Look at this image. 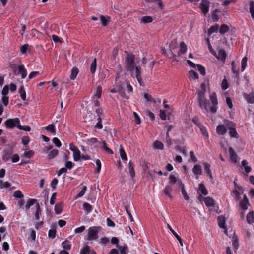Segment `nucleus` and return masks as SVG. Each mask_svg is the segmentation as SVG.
I'll return each mask as SVG.
<instances>
[{"instance_id": "32", "label": "nucleus", "mask_w": 254, "mask_h": 254, "mask_svg": "<svg viewBox=\"0 0 254 254\" xmlns=\"http://www.w3.org/2000/svg\"><path fill=\"white\" fill-rule=\"evenodd\" d=\"M78 72H79V70H78V68H77L76 67H73L71 70L70 75V79L71 80L75 79L76 78Z\"/></svg>"}, {"instance_id": "12", "label": "nucleus", "mask_w": 254, "mask_h": 254, "mask_svg": "<svg viewBox=\"0 0 254 254\" xmlns=\"http://www.w3.org/2000/svg\"><path fill=\"white\" fill-rule=\"evenodd\" d=\"M204 170L206 172L207 176L210 179L211 182H214L213 178L211 171V165L208 163L204 162L203 163Z\"/></svg>"}, {"instance_id": "1", "label": "nucleus", "mask_w": 254, "mask_h": 254, "mask_svg": "<svg viewBox=\"0 0 254 254\" xmlns=\"http://www.w3.org/2000/svg\"><path fill=\"white\" fill-rule=\"evenodd\" d=\"M206 85L202 83L198 91V101L200 107L206 113H215L218 109V100L216 93H209L210 100L205 98Z\"/></svg>"}, {"instance_id": "39", "label": "nucleus", "mask_w": 254, "mask_h": 254, "mask_svg": "<svg viewBox=\"0 0 254 254\" xmlns=\"http://www.w3.org/2000/svg\"><path fill=\"white\" fill-rule=\"evenodd\" d=\"M128 169L129 173L131 178H133L135 176V172L134 170V166L131 161H129L128 163Z\"/></svg>"}, {"instance_id": "22", "label": "nucleus", "mask_w": 254, "mask_h": 254, "mask_svg": "<svg viewBox=\"0 0 254 254\" xmlns=\"http://www.w3.org/2000/svg\"><path fill=\"white\" fill-rule=\"evenodd\" d=\"M117 248L120 251L121 254H127L128 252V247L125 244L123 245H118Z\"/></svg>"}, {"instance_id": "53", "label": "nucleus", "mask_w": 254, "mask_h": 254, "mask_svg": "<svg viewBox=\"0 0 254 254\" xmlns=\"http://www.w3.org/2000/svg\"><path fill=\"white\" fill-rule=\"evenodd\" d=\"M97 123L95 125V128L99 129H101L103 128V125L102 124V118L98 117L97 119Z\"/></svg>"}, {"instance_id": "29", "label": "nucleus", "mask_w": 254, "mask_h": 254, "mask_svg": "<svg viewBox=\"0 0 254 254\" xmlns=\"http://www.w3.org/2000/svg\"><path fill=\"white\" fill-rule=\"evenodd\" d=\"M163 147L164 145L163 143L158 140L154 141L153 144V147L154 149L162 150L163 149Z\"/></svg>"}, {"instance_id": "52", "label": "nucleus", "mask_w": 254, "mask_h": 254, "mask_svg": "<svg viewBox=\"0 0 254 254\" xmlns=\"http://www.w3.org/2000/svg\"><path fill=\"white\" fill-rule=\"evenodd\" d=\"M53 40L55 43H59L60 44H62V39H61L59 36L56 35H53L52 36Z\"/></svg>"}, {"instance_id": "40", "label": "nucleus", "mask_w": 254, "mask_h": 254, "mask_svg": "<svg viewBox=\"0 0 254 254\" xmlns=\"http://www.w3.org/2000/svg\"><path fill=\"white\" fill-rule=\"evenodd\" d=\"M62 209H63V203L62 202L60 203H57L55 205V213L57 214H60L62 211Z\"/></svg>"}, {"instance_id": "16", "label": "nucleus", "mask_w": 254, "mask_h": 254, "mask_svg": "<svg viewBox=\"0 0 254 254\" xmlns=\"http://www.w3.org/2000/svg\"><path fill=\"white\" fill-rule=\"evenodd\" d=\"M188 77L191 81L196 82V80L198 78L197 73L193 70H190L188 72Z\"/></svg>"}, {"instance_id": "31", "label": "nucleus", "mask_w": 254, "mask_h": 254, "mask_svg": "<svg viewBox=\"0 0 254 254\" xmlns=\"http://www.w3.org/2000/svg\"><path fill=\"white\" fill-rule=\"evenodd\" d=\"M242 166L244 167L246 173H249L251 171V167L248 165V163L247 160H243L242 161Z\"/></svg>"}, {"instance_id": "46", "label": "nucleus", "mask_w": 254, "mask_h": 254, "mask_svg": "<svg viewBox=\"0 0 254 254\" xmlns=\"http://www.w3.org/2000/svg\"><path fill=\"white\" fill-rule=\"evenodd\" d=\"M229 29V28L227 25L222 24L219 28V32L223 34L227 32Z\"/></svg>"}, {"instance_id": "59", "label": "nucleus", "mask_w": 254, "mask_h": 254, "mask_svg": "<svg viewBox=\"0 0 254 254\" xmlns=\"http://www.w3.org/2000/svg\"><path fill=\"white\" fill-rule=\"evenodd\" d=\"M226 104H227V106H228V108L230 110H232L233 108V104H232V100H231V99H230V97H227L226 98Z\"/></svg>"}, {"instance_id": "2", "label": "nucleus", "mask_w": 254, "mask_h": 254, "mask_svg": "<svg viewBox=\"0 0 254 254\" xmlns=\"http://www.w3.org/2000/svg\"><path fill=\"white\" fill-rule=\"evenodd\" d=\"M125 68L131 73L132 77H135L141 85L142 81L141 67L139 65H137L135 62L134 56L131 54L127 53L125 58Z\"/></svg>"}, {"instance_id": "33", "label": "nucleus", "mask_w": 254, "mask_h": 254, "mask_svg": "<svg viewBox=\"0 0 254 254\" xmlns=\"http://www.w3.org/2000/svg\"><path fill=\"white\" fill-rule=\"evenodd\" d=\"M96 67H97V60L96 58H94L93 61L92 62L91 65H90V72L92 74H94L96 70Z\"/></svg>"}, {"instance_id": "4", "label": "nucleus", "mask_w": 254, "mask_h": 254, "mask_svg": "<svg viewBox=\"0 0 254 254\" xmlns=\"http://www.w3.org/2000/svg\"><path fill=\"white\" fill-rule=\"evenodd\" d=\"M100 230L101 227L99 226H92L89 227L88 230L87 239L89 241L97 240Z\"/></svg>"}, {"instance_id": "62", "label": "nucleus", "mask_w": 254, "mask_h": 254, "mask_svg": "<svg viewBox=\"0 0 254 254\" xmlns=\"http://www.w3.org/2000/svg\"><path fill=\"white\" fill-rule=\"evenodd\" d=\"M29 45L28 44H24L20 47V50L22 54H25L28 48Z\"/></svg>"}, {"instance_id": "58", "label": "nucleus", "mask_w": 254, "mask_h": 254, "mask_svg": "<svg viewBox=\"0 0 254 254\" xmlns=\"http://www.w3.org/2000/svg\"><path fill=\"white\" fill-rule=\"evenodd\" d=\"M229 135L231 137H235L237 138V133L236 132V129H235V127L229 129Z\"/></svg>"}, {"instance_id": "41", "label": "nucleus", "mask_w": 254, "mask_h": 254, "mask_svg": "<svg viewBox=\"0 0 254 254\" xmlns=\"http://www.w3.org/2000/svg\"><path fill=\"white\" fill-rule=\"evenodd\" d=\"M152 17L149 16H143L140 19L141 22L144 24L150 23L152 21Z\"/></svg>"}, {"instance_id": "30", "label": "nucleus", "mask_w": 254, "mask_h": 254, "mask_svg": "<svg viewBox=\"0 0 254 254\" xmlns=\"http://www.w3.org/2000/svg\"><path fill=\"white\" fill-rule=\"evenodd\" d=\"M217 220L219 226L221 228H224L226 222L225 217L223 216H219L217 218Z\"/></svg>"}, {"instance_id": "57", "label": "nucleus", "mask_w": 254, "mask_h": 254, "mask_svg": "<svg viewBox=\"0 0 254 254\" xmlns=\"http://www.w3.org/2000/svg\"><path fill=\"white\" fill-rule=\"evenodd\" d=\"M34 154V152L33 150H29L24 152V156L27 158H31Z\"/></svg>"}, {"instance_id": "51", "label": "nucleus", "mask_w": 254, "mask_h": 254, "mask_svg": "<svg viewBox=\"0 0 254 254\" xmlns=\"http://www.w3.org/2000/svg\"><path fill=\"white\" fill-rule=\"evenodd\" d=\"M100 20L102 25L105 26L107 25V23L109 20V18L108 17H105L102 15L100 16Z\"/></svg>"}, {"instance_id": "44", "label": "nucleus", "mask_w": 254, "mask_h": 254, "mask_svg": "<svg viewBox=\"0 0 254 254\" xmlns=\"http://www.w3.org/2000/svg\"><path fill=\"white\" fill-rule=\"evenodd\" d=\"M130 206H131V205H126L125 206V209L127 213V214L130 221L132 222V221H133V219L131 214V212H130Z\"/></svg>"}, {"instance_id": "63", "label": "nucleus", "mask_w": 254, "mask_h": 254, "mask_svg": "<svg viewBox=\"0 0 254 254\" xmlns=\"http://www.w3.org/2000/svg\"><path fill=\"white\" fill-rule=\"evenodd\" d=\"M30 139L28 136H25L22 138V143L24 145L26 146L27 145H28Z\"/></svg>"}, {"instance_id": "7", "label": "nucleus", "mask_w": 254, "mask_h": 254, "mask_svg": "<svg viewBox=\"0 0 254 254\" xmlns=\"http://www.w3.org/2000/svg\"><path fill=\"white\" fill-rule=\"evenodd\" d=\"M69 149L73 152L74 161H78L80 159V152L78 148L73 144H70Z\"/></svg>"}, {"instance_id": "35", "label": "nucleus", "mask_w": 254, "mask_h": 254, "mask_svg": "<svg viewBox=\"0 0 254 254\" xmlns=\"http://www.w3.org/2000/svg\"><path fill=\"white\" fill-rule=\"evenodd\" d=\"M19 93L20 94L21 99L23 101H25L26 98V94L23 86H21L19 89Z\"/></svg>"}, {"instance_id": "25", "label": "nucleus", "mask_w": 254, "mask_h": 254, "mask_svg": "<svg viewBox=\"0 0 254 254\" xmlns=\"http://www.w3.org/2000/svg\"><path fill=\"white\" fill-rule=\"evenodd\" d=\"M200 129V131L201 134L205 136L207 139L209 138V134L207 132V129L206 127L202 125H199V126L198 127Z\"/></svg>"}, {"instance_id": "20", "label": "nucleus", "mask_w": 254, "mask_h": 254, "mask_svg": "<svg viewBox=\"0 0 254 254\" xmlns=\"http://www.w3.org/2000/svg\"><path fill=\"white\" fill-rule=\"evenodd\" d=\"M80 254H96V253L93 250L90 249L89 246H86L81 250Z\"/></svg>"}, {"instance_id": "54", "label": "nucleus", "mask_w": 254, "mask_h": 254, "mask_svg": "<svg viewBox=\"0 0 254 254\" xmlns=\"http://www.w3.org/2000/svg\"><path fill=\"white\" fill-rule=\"evenodd\" d=\"M224 123L228 129H230L235 127L234 124L231 121L227 120L225 121Z\"/></svg>"}, {"instance_id": "18", "label": "nucleus", "mask_w": 254, "mask_h": 254, "mask_svg": "<svg viewBox=\"0 0 254 254\" xmlns=\"http://www.w3.org/2000/svg\"><path fill=\"white\" fill-rule=\"evenodd\" d=\"M187 47L184 42H182L181 43L180 47H179V51L178 52V56H182V55L184 54L186 52Z\"/></svg>"}, {"instance_id": "37", "label": "nucleus", "mask_w": 254, "mask_h": 254, "mask_svg": "<svg viewBox=\"0 0 254 254\" xmlns=\"http://www.w3.org/2000/svg\"><path fill=\"white\" fill-rule=\"evenodd\" d=\"M102 89L101 86H98L95 90V94L93 97L94 99H97L100 98Z\"/></svg>"}, {"instance_id": "49", "label": "nucleus", "mask_w": 254, "mask_h": 254, "mask_svg": "<svg viewBox=\"0 0 254 254\" xmlns=\"http://www.w3.org/2000/svg\"><path fill=\"white\" fill-rule=\"evenodd\" d=\"M232 245L234 248L237 249L239 246L238 240L236 236H234L232 240Z\"/></svg>"}, {"instance_id": "50", "label": "nucleus", "mask_w": 254, "mask_h": 254, "mask_svg": "<svg viewBox=\"0 0 254 254\" xmlns=\"http://www.w3.org/2000/svg\"><path fill=\"white\" fill-rule=\"evenodd\" d=\"M219 29L218 24H215V25L211 26L208 30L209 34H211L214 32H217Z\"/></svg>"}, {"instance_id": "47", "label": "nucleus", "mask_w": 254, "mask_h": 254, "mask_svg": "<svg viewBox=\"0 0 254 254\" xmlns=\"http://www.w3.org/2000/svg\"><path fill=\"white\" fill-rule=\"evenodd\" d=\"M58 150L56 149L52 150L48 154V158L53 159L56 157L58 154Z\"/></svg>"}, {"instance_id": "6", "label": "nucleus", "mask_w": 254, "mask_h": 254, "mask_svg": "<svg viewBox=\"0 0 254 254\" xmlns=\"http://www.w3.org/2000/svg\"><path fill=\"white\" fill-rule=\"evenodd\" d=\"M83 141L85 142L87 145L90 146L92 148L98 147L99 146V144H100V142H99L96 138H91L87 139H83Z\"/></svg>"}, {"instance_id": "48", "label": "nucleus", "mask_w": 254, "mask_h": 254, "mask_svg": "<svg viewBox=\"0 0 254 254\" xmlns=\"http://www.w3.org/2000/svg\"><path fill=\"white\" fill-rule=\"evenodd\" d=\"M45 129L52 134H55L56 132L55 130V126L53 124L48 125L45 127Z\"/></svg>"}, {"instance_id": "21", "label": "nucleus", "mask_w": 254, "mask_h": 254, "mask_svg": "<svg viewBox=\"0 0 254 254\" xmlns=\"http://www.w3.org/2000/svg\"><path fill=\"white\" fill-rule=\"evenodd\" d=\"M12 154V151L11 150H6L5 151L2 155V160L7 162L10 160L11 157V155Z\"/></svg>"}, {"instance_id": "42", "label": "nucleus", "mask_w": 254, "mask_h": 254, "mask_svg": "<svg viewBox=\"0 0 254 254\" xmlns=\"http://www.w3.org/2000/svg\"><path fill=\"white\" fill-rule=\"evenodd\" d=\"M179 187H180L181 188V192L182 194L183 195L184 199L186 200H188L189 199V197L187 194V193L185 189V186L183 184H182L181 186H180Z\"/></svg>"}, {"instance_id": "61", "label": "nucleus", "mask_w": 254, "mask_h": 254, "mask_svg": "<svg viewBox=\"0 0 254 254\" xmlns=\"http://www.w3.org/2000/svg\"><path fill=\"white\" fill-rule=\"evenodd\" d=\"M86 190H87V187H86V186H84L82 188V189L81 190V191L77 195L76 198L81 197L83 196L85 194Z\"/></svg>"}, {"instance_id": "10", "label": "nucleus", "mask_w": 254, "mask_h": 254, "mask_svg": "<svg viewBox=\"0 0 254 254\" xmlns=\"http://www.w3.org/2000/svg\"><path fill=\"white\" fill-rule=\"evenodd\" d=\"M199 7L202 13L205 15L209 11V2L207 0H202Z\"/></svg>"}, {"instance_id": "9", "label": "nucleus", "mask_w": 254, "mask_h": 254, "mask_svg": "<svg viewBox=\"0 0 254 254\" xmlns=\"http://www.w3.org/2000/svg\"><path fill=\"white\" fill-rule=\"evenodd\" d=\"M169 179L170 184H176L178 187H179L183 184L178 175L171 174Z\"/></svg>"}, {"instance_id": "60", "label": "nucleus", "mask_w": 254, "mask_h": 254, "mask_svg": "<svg viewBox=\"0 0 254 254\" xmlns=\"http://www.w3.org/2000/svg\"><path fill=\"white\" fill-rule=\"evenodd\" d=\"M95 162H96V164L97 166V168H96L95 171L96 173H99L100 172V171L101 170V163L100 160L99 159H97L95 161Z\"/></svg>"}, {"instance_id": "23", "label": "nucleus", "mask_w": 254, "mask_h": 254, "mask_svg": "<svg viewBox=\"0 0 254 254\" xmlns=\"http://www.w3.org/2000/svg\"><path fill=\"white\" fill-rule=\"evenodd\" d=\"M192 172L194 175L197 176V178H198V176L202 174V169L200 165H195L192 168Z\"/></svg>"}, {"instance_id": "56", "label": "nucleus", "mask_w": 254, "mask_h": 254, "mask_svg": "<svg viewBox=\"0 0 254 254\" xmlns=\"http://www.w3.org/2000/svg\"><path fill=\"white\" fill-rule=\"evenodd\" d=\"M13 196L18 198H22L24 197L23 193L19 190H17L14 192Z\"/></svg>"}, {"instance_id": "14", "label": "nucleus", "mask_w": 254, "mask_h": 254, "mask_svg": "<svg viewBox=\"0 0 254 254\" xmlns=\"http://www.w3.org/2000/svg\"><path fill=\"white\" fill-rule=\"evenodd\" d=\"M57 225L56 223H53L51 225V229L49 230L48 236L50 238L54 239L56 235V228Z\"/></svg>"}, {"instance_id": "64", "label": "nucleus", "mask_w": 254, "mask_h": 254, "mask_svg": "<svg viewBox=\"0 0 254 254\" xmlns=\"http://www.w3.org/2000/svg\"><path fill=\"white\" fill-rule=\"evenodd\" d=\"M250 12L251 16H254V1H251L250 3Z\"/></svg>"}, {"instance_id": "3", "label": "nucleus", "mask_w": 254, "mask_h": 254, "mask_svg": "<svg viewBox=\"0 0 254 254\" xmlns=\"http://www.w3.org/2000/svg\"><path fill=\"white\" fill-rule=\"evenodd\" d=\"M250 206L248 199L246 195H244L243 198L239 201V210L241 218L244 217V212L248 209Z\"/></svg>"}, {"instance_id": "27", "label": "nucleus", "mask_w": 254, "mask_h": 254, "mask_svg": "<svg viewBox=\"0 0 254 254\" xmlns=\"http://www.w3.org/2000/svg\"><path fill=\"white\" fill-rule=\"evenodd\" d=\"M37 199H28L25 206L26 210L29 209L31 206L33 205L35 203L36 204L37 203Z\"/></svg>"}, {"instance_id": "45", "label": "nucleus", "mask_w": 254, "mask_h": 254, "mask_svg": "<svg viewBox=\"0 0 254 254\" xmlns=\"http://www.w3.org/2000/svg\"><path fill=\"white\" fill-rule=\"evenodd\" d=\"M83 207L84 210L88 213L91 212L93 209L92 206L88 203H84L83 204Z\"/></svg>"}, {"instance_id": "36", "label": "nucleus", "mask_w": 254, "mask_h": 254, "mask_svg": "<svg viewBox=\"0 0 254 254\" xmlns=\"http://www.w3.org/2000/svg\"><path fill=\"white\" fill-rule=\"evenodd\" d=\"M199 191L204 195H206L208 194V191L206 188H205L204 184L202 183H200L199 185L198 188Z\"/></svg>"}, {"instance_id": "38", "label": "nucleus", "mask_w": 254, "mask_h": 254, "mask_svg": "<svg viewBox=\"0 0 254 254\" xmlns=\"http://www.w3.org/2000/svg\"><path fill=\"white\" fill-rule=\"evenodd\" d=\"M35 206L36 211L35 214V219L36 220H39L40 218L39 215L41 214V210L39 203H37Z\"/></svg>"}, {"instance_id": "34", "label": "nucleus", "mask_w": 254, "mask_h": 254, "mask_svg": "<svg viewBox=\"0 0 254 254\" xmlns=\"http://www.w3.org/2000/svg\"><path fill=\"white\" fill-rule=\"evenodd\" d=\"M245 97L249 103H254V94L253 93L245 95Z\"/></svg>"}, {"instance_id": "24", "label": "nucleus", "mask_w": 254, "mask_h": 254, "mask_svg": "<svg viewBox=\"0 0 254 254\" xmlns=\"http://www.w3.org/2000/svg\"><path fill=\"white\" fill-rule=\"evenodd\" d=\"M204 203L207 207H211L214 205L215 201L212 198L207 197L204 199Z\"/></svg>"}, {"instance_id": "28", "label": "nucleus", "mask_w": 254, "mask_h": 254, "mask_svg": "<svg viewBox=\"0 0 254 254\" xmlns=\"http://www.w3.org/2000/svg\"><path fill=\"white\" fill-rule=\"evenodd\" d=\"M172 191V188L171 186L167 185L165 187L164 190V194L167 196L169 198H172V196L171 195V192Z\"/></svg>"}, {"instance_id": "17", "label": "nucleus", "mask_w": 254, "mask_h": 254, "mask_svg": "<svg viewBox=\"0 0 254 254\" xmlns=\"http://www.w3.org/2000/svg\"><path fill=\"white\" fill-rule=\"evenodd\" d=\"M99 146H100L101 148L104 150L106 153L109 154H113V152L112 150L110 149L107 145V143L103 141L102 142H100V144H99Z\"/></svg>"}, {"instance_id": "19", "label": "nucleus", "mask_w": 254, "mask_h": 254, "mask_svg": "<svg viewBox=\"0 0 254 254\" xmlns=\"http://www.w3.org/2000/svg\"><path fill=\"white\" fill-rule=\"evenodd\" d=\"M227 129L223 125H219L216 127V132L219 135H224Z\"/></svg>"}, {"instance_id": "55", "label": "nucleus", "mask_w": 254, "mask_h": 254, "mask_svg": "<svg viewBox=\"0 0 254 254\" xmlns=\"http://www.w3.org/2000/svg\"><path fill=\"white\" fill-rule=\"evenodd\" d=\"M18 129L19 130H24L26 131H30L31 130V127L29 126H22L21 124H20V125L18 126Z\"/></svg>"}, {"instance_id": "5", "label": "nucleus", "mask_w": 254, "mask_h": 254, "mask_svg": "<svg viewBox=\"0 0 254 254\" xmlns=\"http://www.w3.org/2000/svg\"><path fill=\"white\" fill-rule=\"evenodd\" d=\"M20 124V121L18 118H10L5 122V126L7 129H13L15 127L18 128Z\"/></svg>"}, {"instance_id": "8", "label": "nucleus", "mask_w": 254, "mask_h": 254, "mask_svg": "<svg viewBox=\"0 0 254 254\" xmlns=\"http://www.w3.org/2000/svg\"><path fill=\"white\" fill-rule=\"evenodd\" d=\"M212 54L215 56L217 59L223 62L225 61L227 56L225 51L222 49H219L218 53L215 51H212Z\"/></svg>"}, {"instance_id": "13", "label": "nucleus", "mask_w": 254, "mask_h": 254, "mask_svg": "<svg viewBox=\"0 0 254 254\" xmlns=\"http://www.w3.org/2000/svg\"><path fill=\"white\" fill-rule=\"evenodd\" d=\"M18 74L21 75L22 79L25 78L27 75V70L24 65L21 63H20L18 68Z\"/></svg>"}, {"instance_id": "43", "label": "nucleus", "mask_w": 254, "mask_h": 254, "mask_svg": "<svg viewBox=\"0 0 254 254\" xmlns=\"http://www.w3.org/2000/svg\"><path fill=\"white\" fill-rule=\"evenodd\" d=\"M247 57L245 56L243 57L241 61V70L244 71L247 66Z\"/></svg>"}, {"instance_id": "26", "label": "nucleus", "mask_w": 254, "mask_h": 254, "mask_svg": "<svg viewBox=\"0 0 254 254\" xmlns=\"http://www.w3.org/2000/svg\"><path fill=\"white\" fill-rule=\"evenodd\" d=\"M246 219L248 223L250 224L254 222V213L253 211H250L248 213Z\"/></svg>"}, {"instance_id": "15", "label": "nucleus", "mask_w": 254, "mask_h": 254, "mask_svg": "<svg viewBox=\"0 0 254 254\" xmlns=\"http://www.w3.org/2000/svg\"><path fill=\"white\" fill-rule=\"evenodd\" d=\"M229 152L230 155V158L231 161L235 163H237L238 162V157L235 151L232 147H230L229 148Z\"/></svg>"}, {"instance_id": "11", "label": "nucleus", "mask_w": 254, "mask_h": 254, "mask_svg": "<svg viewBox=\"0 0 254 254\" xmlns=\"http://www.w3.org/2000/svg\"><path fill=\"white\" fill-rule=\"evenodd\" d=\"M187 62L190 66L196 68V69L199 71L201 75H204L205 74V70L204 67L200 65V64H197L195 65L193 62L189 60L187 61Z\"/></svg>"}]
</instances>
